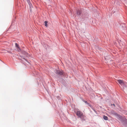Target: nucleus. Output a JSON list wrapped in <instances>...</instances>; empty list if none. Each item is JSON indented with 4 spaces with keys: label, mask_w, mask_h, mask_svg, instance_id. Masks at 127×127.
I'll return each instance as SVG.
<instances>
[{
    "label": "nucleus",
    "mask_w": 127,
    "mask_h": 127,
    "mask_svg": "<svg viewBox=\"0 0 127 127\" xmlns=\"http://www.w3.org/2000/svg\"><path fill=\"white\" fill-rule=\"evenodd\" d=\"M76 115L80 118L82 120L85 121L86 119V117L84 115L83 113L80 111H77L76 113Z\"/></svg>",
    "instance_id": "nucleus-1"
},
{
    "label": "nucleus",
    "mask_w": 127,
    "mask_h": 127,
    "mask_svg": "<svg viewBox=\"0 0 127 127\" xmlns=\"http://www.w3.org/2000/svg\"><path fill=\"white\" fill-rule=\"evenodd\" d=\"M117 82L123 87H124V85H127V83L124 82L123 81L120 79L117 80Z\"/></svg>",
    "instance_id": "nucleus-2"
},
{
    "label": "nucleus",
    "mask_w": 127,
    "mask_h": 127,
    "mask_svg": "<svg viewBox=\"0 0 127 127\" xmlns=\"http://www.w3.org/2000/svg\"><path fill=\"white\" fill-rule=\"evenodd\" d=\"M55 72L56 74L60 75H62L63 74V72L62 71L57 70H56Z\"/></svg>",
    "instance_id": "nucleus-3"
},
{
    "label": "nucleus",
    "mask_w": 127,
    "mask_h": 127,
    "mask_svg": "<svg viewBox=\"0 0 127 127\" xmlns=\"http://www.w3.org/2000/svg\"><path fill=\"white\" fill-rule=\"evenodd\" d=\"M15 45L17 48V49L18 51H21V49L20 48V47L19 46L18 44L16 43H15Z\"/></svg>",
    "instance_id": "nucleus-4"
},
{
    "label": "nucleus",
    "mask_w": 127,
    "mask_h": 127,
    "mask_svg": "<svg viewBox=\"0 0 127 127\" xmlns=\"http://www.w3.org/2000/svg\"><path fill=\"white\" fill-rule=\"evenodd\" d=\"M103 118L104 120H107L108 119V117L107 116H106L105 115H104L103 116Z\"/></svg>",
    "instance_id": "nucleus-5"
},
{
    "label": "nucleus",
    "mask_w": 127,
    "mask_h": 127,
    "mask_svg": "<svg viewBox=\"0 0 127 127\" xmlns=\"http://www.w3.org/2000/svg\"><path fill=\"white\" fill-rule=\"evenodd\" d=\"M77 15H79L81 14V12L80 11L78 10L77 11Z\"/></svg>",
    "instance_id": "nucleus-6"
},
{
    "label": "nucleus",
    "mask_w": 127,
    "mask_h": 127,
    "mask_svg": "<svg viewBox=\"0 0 127 127\" xmlns=\"http://www.w3.org/2000/svg\"><path fill=\"white\" fill-rule=\"evenodd\" d=\"M47 21H45L44 22L45 25L46 27L47 26Z\"/></svg>",
    "instance_id": "nucleus-7"
},
{
    "label": "nucleus",
    "mask_w": 127,
    "mask_h": 127,
    "mask_svg": "<svg viewBox=\"0 0 127 127\" xmlns=\"http://www.w3.org/2000/svg\"><path fill=\"white\" fill-rule=\"evenodd\" d=\"M84 102L86 103H87V104H89L87 102V101H85V100H84Z\"/></svg>",
    "instance_id": "nucleus-8"
},
{
    "label": "nucleus",
    "mask_w": 127,
    "mask_h": 127,
    "mask_svg": "<svg viewBox=\"0 0 127 127\" xmlns=\"http://www.w3.org/2000/svg\"><path fill=\"white\" fill-rule=\"evenodd\" d=\"M127 87V85H124V87H123L124 88H126Z\"/></svg>",
    "instance_id": "nucleus-9"
},
{
    "label": "nucleus",
    "mask_w": 127,
    "mask_h": 127,
    "mask_svg": "<svg viewBox=\"0 0 127 127\" xmlns=\"http://www.w3.org/2000/svg\"><path fill=\"white\" fill-rule=\"evenodd\" d=\"M27 54L26 52H25V54L26 55V54Z\"/></svg>",
    "instance_id": "nucleus-10"
},
{
    "label": "nucleus",
    "mask_w": 127,
    "mask_h": 127,
    "mask_svg": "<svg viewBox=\"0 0 127 127\" xmlns=\"http://www.w3.org/2000/svg\"><path fill=\"white\" fill-rule=\"evenodd\" d=\"M23 59H24L25 60H26L25 59V58H23Z\"/></svg>",
    "instance_id": "nucleus-11"
},
{
    "label": "nucleus",
    "mask_w": 127,
    "mask_h": 127,
    "mask_svg": "<svg viewBox=\"0 0 127 127\" xmlns=\"http://www.w3.org/2000/svg\"><path fill=\"white\" fill-rule=\"evenodd\" d=\"M113 105L114 106H115V105L114 104H113Z\"/></svg>",
    "instance_id": "nucleus-12"
}]
</instances>
